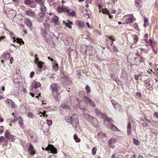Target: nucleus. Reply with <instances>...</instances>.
<instances>
[{
	"label": "nucleus",
	"instance_id": "43",
	"mask_svg": "<svg viewBox=\"0 0 158 158\" xmlns=\"http://www.w3.org/2000/svg\"><path fill=\"white\" fill-rule=\"evenodd\" d=\"M85 89L87 92L89 93L90 92V89L88 85H86L85 86Z\"/></svg>",
	"mask_w": 158,
	"mask_h": 158
},
{
	"label": "nucleus",
	"instance_id": "17",
	"mask_svg": "<svg viewBox=\"0 0 158 158\" xmlns=\"http://www.w3.org/2000/svg\"><path fill=\"white\" fill-rule=\"evenodd\" d=\"M85 100L86 102H89L91 105L93 107H95V105L94 102H92L91 100L89 98V97H85Z\"/></svg>",
	"mask_w": 158,
	"mask_h": 158
},
{
	"label": "nucleus",
	"instance_id": "19",
	"mask_svg": "<svg viewBox=\"0 0 158 158\" xmlns=\"http://www.w3.org/2000/svg\"><path fill=\"white\" fill-rule=\"evenodd\" d=\"M52 22L54 23L56 25L59 24V18L56 16H55L52 17Z\"/></svg>",
	"mask_w": 158,
	"mask_h": 158
},
{
	"label": "nucleus",
	"instance_id": "46",
	"mask_svg": "<svg viewBox=\"0 0 158 158\" xmlns=\"http://www.w3.org/2000/svg\"><path fill=\"white\" fill-rule=\"evenodd\" d=\"M134 41V43H136L138 40V37L136 36H135L133 39Z\"/></svg>",
	"mask_w": 158,
	"mask_h": 158
},
{
	"label": "nucleus",
	"instance_id": "60",
	"mask_svg": "<svg viewBox=\"0 0 158 158\" xmlns=\"http://www.w3.org/2000/svg\"><path fill=\"white\" fill-rule=\"evenodd\" d=\"M154 115L157 118H158V112H155L154 113Z\"/></svg>",
	"mask_w": 158,
	"mask_h": 158
},
{
	"label": "nucleus",
	"instance_id": "1",
	"mask_svg": "<svg viewBox=\"0 0 158 158\" xmlns=\"http://www.w3.org/2000/svg\"><path fill=\"white\" fill-rule=\"evenodd\" d=\"M78 115L77 114H73L71 117H66L65 119L68 122L72 124L73 127H76L78 123Z\"/></svg>",
	"mask_w": 158,
	"mask_h": 158
},
{
	"label": "nucleus",
	"instance_id": "30",
	"mask_svg": "<svg viewBox=\"0 0 158 158\" xmlns=\"http://www.w3.org/2000/svg\"><path fill=\"white\" fill-rule=\"evenodd\" d=\"M41 84L39 82H36L34 84V88L35 89H37L38 88L40 87Z\"/></svg>",
	"mask_w": 158,
	"mask_h": 158
},
{
	"label": "nucleus",
	"instance_id": "41",
	"mask_svg": "<svg viewBox=\"0 0 158 158\" xmlns=\"http://www.w3.org/2000/svg\"><path fill=\"white\" fill-rule=\"evenodd\" d=\"M141 2L140 0H135V4L137 6H139V5L140 4Z\"/></svg>",
	"mask_w": 158,
	"mask_h": 158
},
{
	"label": "nucleus",
	"instance_id": "5",
	"mask_svg": "<svg viewBox=\"0 0 158 158\" xmlns=\"http://www.w3.org/2000/svg\"><path fill=\"white\" fill-rule=\"evenodd\" d=\"M46 150H50L51 152L53 154H56L57 152L56 148L52 144L48 145V146L46 148Z\"/></svg>",
	"mask_w": 158,
	"mask_h": 158
},
{
	"label": "nucleus",
	"instance_id": "23",
	"mask_svg": "<svg viewBox=\"0 0 158 158\" xmlns=\"http://www.w3.org/2000/svg\"><path fill=\"white\" fill-rule=\"evenodd\" d=\"M114 139H109L107 142L108 144L110 147H111L112 148H113L114 146V145H113L112 144L114 143Z\"/></svg>",
	"mask_w": 158,
	"mask_h": 158
},
{
	"label": "nucleus",
	"instance_id": "63",
	"mask_svg": "<svg viewBox=\"0 0 158 158\" xmlns=\"http://www.w3.org/2000/svg\"><path fill=\"white\" fill-rule=\"evenodd\" d=\"M144 38H145L144 39V40H145L146 39L148 38V34H145V36H144Z\"/></svg>",
	"mask_w": 158,
	"mask_h": 158
},
{
	"label": "nucleus",
	"instance_id": "31",
	"mask_svg": "<svg viewBox=\"0 0 158 158\" xmlns=\"http://www.w3.org/2000/svg\"><path fill=\"white\" fill-rule=\"evenodd\" d=\"M133 22V20L132 18H127L126 21V23L127 24L131 23Z\"/></svg>",
	"mask_w": 158,
	"mask_h": 158
},
{
	"label": "nucleus",
	"instance_id": "9",
	"mask_svg": "<svg viewBox=\"0 0 158 158\" xmlns=\"http://www.w3.org/2000/svg\"><path fill=\"white\" fill-rule=\"evenodd\" d=\"M52 94L56 101H58L60 99V96L58 91L52 92Z\"/></svg>",
	"mask_w": 158,
	"mask_h": 158
},
{
	"label": "nucleus",
	"instance_id": "35",
	"mask_svg": "<svg viewBox=\"0 0 158 158\" xmlns=\"http://www.w3.org/2000/svg\"><path fill=\"white\" fill-rule=\"evenodd\" d=\"M18 119L19 120V123L20 125H22L23 124V120L21 116H19L18 118Z\"/></svg>",
	"mask_w": 158,
	"mask_h": 158
},
{
	"label": "nucleus",
	"instance_id": "58",
	"mask_svg": "<svg viewBox=\"0 0 158 158\" xmlns=\"http://www.w3.org/2000/svg\"><path fill=\"white\" fill-rule=\"evenodd\" d=\"M86 25H87V27L88 28H90L91 29H93V27H90L89 25V24L88 23V22L86 23Z\"/></svg>",
	"mask_w": 158,
	"mask_h": 158
},
{
	"label": "nucleus",
	"instance_id": "52",
	"mask_svg": "<svg viewBox=\"0 0 158 158\" xmlns=\"http://www.w3.org/2000/svg\"><path fill=\"white\" fill-rule=\"evenodd\" d=\"M140 75H135V80L136 81H138L139 78V77H140Z\"/></svg>",
	"mask_w": 158,
	"mask_h": 158
},
{
	"label": "nucleus",
	"instance_id": "59",
	"mask_svg": "<svg viewBox=\"0 0 158 158\" xmlns=\"http://www.w3.org/2000/svg\"><path fill=\"white\" fill-rule=\"evenodd\" d=\"M144 22L145 23H147V24L148 23V21L147 19L146 18H144Z\"/></svg>",
	"mask_w": 158,
	"mask_h": 158
},
{
	"label": "nucleus",
	"instance_id": "27",
	"mask_svg": "<svg viewBox=\"0 0 158 158\" xmlns=\"http://www.w3.org/2000/svg\"><path fill=\"white\" fill-rule=\"evenodd\" d=\"M65 25L68 27L69 29H71L72 28V26H71V25H73V24L72 22H71L69 21L68 22L65 23Z\"/></svg>",
	"mask_w": 158,
	"mask_h": 158
},
{
	"label": "nucleus",
	"instance_id": "24",
	"mask_svg": "<svg viewBox=\"0 0 158 158\" xmlns=\"http://www.w3.org/2000/svg\"><path fill=\"white\" fill-rule=\"evenodd\" d=\"M58 65V64L55 61H54L52 64L53 69L56 71H57L59 68Z\"/></svg>",
	"mask_w": 158,
	"mask_h": 158
},
{
	"label": "nucleus",
	"instance_id": "62",
	"mask_svg": "<svg viewBox=\"0 0 158 158\" xmlns=\"http://www.w3.org/2000/svg\"><path fill=\"white\" fill-rule=\"evenodd\" d=\"M10 63L11 64H12V62H13V58L12 57H11L10 58Z\"/></svg>",
	"mask_w": 158,
	"mask_h": 158
},
{
	"label": "nucleus",
	"instance_id": "49",
	"mask_svg": "<svg viewBox=\"0 0 158 158\" xmlns=\"http://www.w3.org/2000/svg\"><path fill=\"white\" fill-rule=\"evenodd\" d=\"M5 139V138L4 137L1 136L0 137V144L2 142H3Z\"/></svg>",
	"mask_w": 158,
	"mask_h": 158
},
{
	"label": "nucleus",
	"instance_id": "7",
	"mask_svg": "<svg viewBox=\"0 0 158 158\" xmlns=\"http://www.w3.org/2000/svg\"><path fill=\"white\" fill-rule=\"evenodd\" d=\"M26 14L30 17H34L36 16V14L32 10L30 9L25 11Z\"/></svg>",
	"mask_w": 158,
	"mask_h": 158
},
{
	"label": "nucleus",
	"instance_id": "2",
	"mask_svg": "<svg viewBox=\"0 0 158 158\" xmlns=\"http://www.w3.org/2000/svg\"><path fill=\"white\" fill-rule=\"evenodd\" d=\"M95 113L98 117L104 118V124H106V122H111L112 120L110 118H107L106 114L100 112L98 110L95 109L94 110Z\"/></svg>",
	"mask_w": 158,
	"mask_h": 158
},
{
	"label": "nucleus",
	"instance_id": "53",
	"mask_svg": "<svg viewBox=\"0 0 158 158\" xmlns=\"http://www.w3.org/2000/svg\"><path fill=\"white\" fill-rule=\"evenodd\" d=\"M39 113L41 114V115H40V116H42V115L44 116H45L46 114V111L44 110L43 112L41 113L40 112Z\"/></svg>",
	"mask_w": 158,
	"mask_h": 158
},
{
	"label": "nucleus",
	"instance_id": "56",
	"mask_svg": "<svg viewBox=\"0 0 158 158\" xmlns=\"http://www.w3.org/2000/svg\"><path fill=\"white\" fill-rule=\"evenodd\" d=\"M35 1L38 3H43V0H35Z\"/></svg>",
	"mask_w": 158,
	"mask_h": 158
},
{
	"label": "nucleus",
	"instance_id": "64",
	"mask_svg": "<svg viewBox=\"0 0 158 158\" xmlns=\"http://www.w3.org/2000/svg\"><path fill=\"white\" fill-rule=\"evenodd\" d=\"M145 84L146 85V86L147 87V86L149 85V82H148L147 81H145Z\"/></svg>",
	"mask_w": 158,
	"mask_h": 158
},
{
	"label": "nucleus",
	"instance_id": "51",
	"mask_svg": "<svg viewBox=\"0 0 158 158\" xmlns=\"http://www.w3.org/2000/svg\"><path fill=\"white\" fill-rule=\"evenodd\" d=\"M131 129H127V132L128 135H131Z\"/></svg>",
	"mask_w": 158,
	"mask_h": 158
},
{
	"label": "nucleus",
	"instance_id": "36",
	"mask_svg": "<svg viewBox=\"0 0 158 158\" xmlns=\"http://www.w3.org/2000/svg\"><path fill=\"white\" fill-rule=\"evenodd\" d=\"M27 115L28 117L31 118H33L34 117V114L31 112H29L27 113Z\"/></svg>",
	"mask_w": 158,
	"mask_h": 158
},
{
	"label": "nucleus",
	"instance_id": "3",
	"mask_svg": "<svg viewBox=\"0 0 158 158\" xmlns=\"http://www.w3.org/2000/svg\"><path fill=\"white\" fill-rule=\"evenodd\" d=\"M132 59L133 60V61L132 62V63L134 64L138 65L140 63L143 62L144 61V59L139 56Z\"/></svg>",
	"mask_w": 158,
	"mask_h": 158
},
{
	"label": "nucleus",
	"instance_id": "61",
	"mask_svg": "<svg viewBox=\"0 0 158 158\" xmlns=\"http://www.w3.org/2000/svg\"><path fill=\"white\" fill-rule=\"evenodd\" d=\"M141 94L139 92H137L136 93V96L138 97H140L141 96Z\"/></svg>",
	"mask_w": 158,
	"mask_h": 158
},
{
	"label": "nucleus",
	"instance_id": "16",
	"mask_svg": "<svg viewBox=\"0 0 158 158\" xmlns=\"http://www.w3.org/2000/svg\"><path fill=\"white\" fill-rule=\"evenodd\" d=\"M98 136L99 137L102 139L103 141H106L107 140V137L105 135V134L103 132L98 133Z\"/></svg>",
	"mask_w": 158,
	"mask_h": 158
},
{
	"label": "nucleus",
	"instance_id": "6",
	"mask_svg": "<svg viewBox=\"0 0 158 158\" xmlns=\"http://www.w3.org/2000/svg\"><path fill=\"white\" fill-rule=\"evenodd\" d=\"M6 103L8 105V106L11 108L15 107V106L12 101L10 99H7L5 101Z\"/></svg>",
	"mask_w": 158,
	"mask_h": 158
},
{
	"label": "nucleus",
	"instance_id": "29",
	"mask_svg": "<svg viewBox=\"0 0 158 158\" xmlns=\"http://www.w3.org/2000/svg\"><path fill=\"white\" fill-rule=\"evenodd\" d=\"M73 138L76 142L77 143H79L80 142L81 140L80 139L78 138V137L76 134H74V135Z\"/></svg>",
	"mask_w": 158,
	"mask_h": 158
},
{
	"label": "nucleus",
	"instance_id": "48",
	"mask_svg": "<svg viewBox=\"0 0 158 158\" xmlns=\"http://www.w3.org/2000/svg\"><path fill=\"white\" fill-rule=\"evenodd\" d=\"M75 11H72L69 13V15L72 16H74L75 15Z\"/></svg>",
	"mask_w": 158,
	"mask_h": 158
},
{
	"label": "nucleus",
	"instance_id": "54",
	"mask_svg": "<svg viewBox=\"0 0 158 158\" xmlns=\"http://www.w3.org/2000/svg\"><path fill=\"white\" fill-rule=\"evenodd\" d=\"M34 74H35V73L34 72H31L30 74V77L31 78L33 77V76L34 75Z\"/></svg>",
	"mask_w": 158,
	"mask_h": 158
},
{
	"label": "nucleus",
	"instance_id": "13",
	"mask_svg": "<svg viewBox=\"0 0 158 158\" xmlns=\"http://www.w3.org/2000/svg\"><path fill=\"white\" fill-rule=\"evenodd\" d=\"M58 85L56 83H53L50 86V89L52 91V92L58 91Z\"/></svg>",
	"mask_w": 158,
	"mask_h": 158
},
{
	"label": "nucleus",
	"instance_id": "32",
	"mask_svg": "<svg viewBox=\"0 0 158 158\" xmlns=\"http://www.w3.org/2000/svg\"><path fill=\"white\" fill-rule=\"evenodd\" d=\"M122 156L120 155H119L117 156L114 154H113L111 156L110 158H122Z\"/></svg>",
	"mask_w": 158,
	"mask_h": 158
},
{
	"label": "nucleus",
	"instance_id": "47",
	"mask_svg": "<svg viewBox=\"0 0 158 158\" xmlns=\"http://www.w3.org/2000/svg\"><path fill=\"white\" fill-rule=\"evenodd\" d=\"M12 114L14 116L13 119H15V121H16L18 119V118L17 116H16L15 114L14 113H13Z\"/></svg>",
	"mask_w": 158,
	"mask_h": 158
},
{
	"label": "nucleus",
	"instance_id": "15",
	"mask_svg": "<svg viewBox=\"0 0 158 158\" xmlns=\"http://www.w3.org/2000/svg\"><path fill=\"white\" fill-rule=\"evenodd\" d=\"M40 10L41 11V12H46L47 11V9L46 6L44 5L43 3H41L40 4Z\"/></svg>",
	"mask_w": 158,
	"mask_h": 158
},
{
	"label": "nucleus",
	"instance_id": "20",
	"mask_svg": "<svg viewBox=\"0 0 158 158\" xmlns=\"http://www.w3.org/2000/svg\"><path fill=\"white\" fill-rule=\"evenodd\" d=\"M25 23L28 27H31L32 26V23L30 19L29 18H27L25 20Z\"/></svg>",
	"mask_w": 158,
	"mask_h": 158
},
{
	"label": "nucleus",
	"instance_id": "26",
	"mask_svg": "<svg viewBox=\"0 0 158 158\" xmlns=\"http://www.w3.org/2000/svg\"><path fill=\"white\" fill-rule=\"evenodd\" d=\"M32 1L31 0H24V3L26 5H28L30 7H31V6Z\"/></svg>",
	"mask_w": 158,
	"mask_h": 158
},
{
	"label": "nucleus",
	"instance_id": "8",
	"mask_svg": "<svg viewBox=\"0 0 158 158\" xmlns=\"http://www.w3.org/2000/svg\"><path fill=\"white\" fill-rule=\"evenodd\" d=\"M27 144L29 146L28 150L30 154L32 155H34L35 154V152L34 150L33 146L32 144L30 143H28Z\"/></svg>",
	"mask_w": 158,
	"mask_h": 158
},
{
	"label": "nucleus",
	"instance_id": "28",
	"mask_svg": "<svg viewBox=\"0 0 158 158\" xmlns=\"http://www.w3.org/2000/svg\"><path fill=\"white\" fill-rule=\"evenodd\" d=\"M36 64H37V67L40 69V70L41 68L42 67L43 65L44 64V63L40 61L37 63Z\"/></svg>",
	"mask_w": 158,
	"mask_h": 158
},
{
	"label": "nucleus",
	"instance_id": "11",
	"mask_svg": "<svg viewBox=\"0 0 158 158\" xmlns=\"http://www.w3.org/2000/svg\"><path fill=\"white\" fill-rule=\"evenodd\" d=\"M107 127L112 131H118L119 130L115 126L112 124L108 123Z\"/></svg>",
	"mask_w": 158,
	"mask_h": 158
},
{
	"label": "nucleus",
	"instance_id": "50",
	"mask_svg": "<svg viewBox=\"0 0 158 158\" xmlns=\"http://www.w3.org/2000/svg\"><path fill=\"white\" fill-rule=\"evenodd\" d=\"M16 136H13L12 135L11 136V139H10L11 142H13L15 139V138H16Z\"/></svg>",
	"mask_w": 158,
	"mask_h": 158
},
{
	"label": "nucleus",
	"instance_id": "21",
	"mask_svg": "<svg viewBox=\"0 0 158 158\" xmlns=\"http://www.w3.org/2000/svg\"><path fill=\"white\" fill-rule=\"evenodd\" d=\"M76 23L78 25L80 28L83 27L84 25V22L78 20L76 21Z\"/></svg>",
	"mask_w": 158,
	"mask_h": 158
},
{
	"label": "nucleus",
	"instance_id": "38",
	"mask_svg": "<svg viewBox=\"0 0 158 158\" xmlns=\"http://www.w3.org/2000/svg\"><path fill=\"white\" fill-rule=\"evenodd\" d=\"M16 40H17V42L18 43L21 44V43H22L23 44H24V42L23 41V40H22V39H20L19 38H17L16 39Z\"/></svg>",
	"mask_w": 158,
	"mask_h": 158
},
{
	"label": "nucleus",
	"instance_id": "42",
	"mask_svg": "<svg viewBox=\"0 0 158 158\" xmlns=\"http://www.w3.org/2000/svg\"><path fill=\"white\" fill-rule=\"evenodd\" d=\"M102 12L103 14H106L107 15L109 14V12L106 9H103L102 10Z\"/></svg>",
	"mask_w": 158,
	"mask_h": 158
},
{
	"label": "nucleus",
	"instance_id": "14",
	"mask_svg": "<svg viewBox=\"0 0 158 158\" xmlns=\"http://www.w3.org/2000/svg\"><path fill=\"white\" fill-rule=\"evenodd\" d=\"M61 109H63V110H65L67 112L70 111V107L69 106L65 104H62L60 107Z\"/></svg>",
	"mask_w": 158,
	"mask_h": 158
},
{
	"label": "nucleus",
	"instance_id": "55",
	"mask_svg": "<svg viewBox=\"0 0 158 158\" xmlns=\"http://www.w3.org/2000/svg\"><path fill=\"white\" fill-rule=\"evenodd\" d=\"M64 11L68 12L69 11V9L67 7H64Z\"/></svg>",
	"mask_w": 158,
	"mask_h": 158
},
{
	"label": "nucleus",
	"instance_id": "12",
	"mask_svg": "<svg viewBox=\"0 0 158 158\" xmlns=\"http://www.w3.org/2000/svg\"><path fill=\"white\" fill-rule=\"evenodd\" d=\"M111 102L113 107L115 110H119L120 109L121 106L119 104L115 102L113 100H112Z\"/></svg>",
	"mask_w": 158,
	"mask_h": 158
},
{
	"label": "nucleus",
	"instance_id": "33",
	"mask_svg": "<svg viewBox=\"0 0 158 158\" xmlns=\"http://www.w3.org/2000/svg\"><path fill=\"white\" fill-rule=\"evenodd\" d=\"M64 7L63 6H59L57 8V11L60 13L64 11Z\"/></svg>",
	"mask_w": 158,
	"mask_h": 158
},
{
	"label": "nucleus",
	"instance_id": "22",
	"mask_svg": "<svg viewBox=\"0 0 158 158\" xmlns=\"http://www.w3.org/2000/svg\"><path fill=\"white\" fill-rule=\"evenodd\" d=\"M5 137L8 139H11V137L12 136V135L10 134V133L8 132L7 130H6V131L5 133Z\"/></svg>",
	"mask_w": 158,
	"mask_h": 158
},
{
	"label": "nucleus",
	"instance_id": "45",
	"mask_svg": "<svg viewBox=\"0 0 158 158\" xmlns=\"http://www.w3.org/2000/svg\"><path fill=\"white\" fill-rule=\"evenodd\" d=\"M44 26L46 28H48L49 27V25L48 24V23L47 22V21L45 22Z\"/></svg>",
	"mask_w": 158,
	"mask_h": 158
},
{
	"label": "nucleus",
	"instance_id": "40",
	"mask_svg": "<svg viewBox=\"0 0 158 158\" xmlns=\"http://www.w3.org/2000/svg\"><path fill=\"white\" fill-rule=\"evenodd\" d=\"M37 55L36 54H35V60H34V62L35 64H36L37 63L40 61H39V58L37 57Z\"/></svg>",
	"mask_w": 158,
	"mask_h": 158
},
{
	"label": "nucleus",
	"instance_id": "34",
	"mask_svg": "<svg viewBox=\"0 0 158 158\" xmlns=\"http://www.w3.org/2000/svg\"><path fill=\"white\" fill-rule=\"evenodd\" d=\"M133 143L136 145H139V142L138 140L134 138L133 139Z\"/></svg>",
	"mask_w": 158,
	"mask_h": 158
},
{
	"label": "nucleus",
	"instance_id": "44",
	"mask_svg": "<svg viewBox=\"0 0 158 158\" xmlns=\"http://www.w3.org/2000/svg\"><path fill=\"white\" fill-rule=\"evenodd\" d=\"M131 123L129 122L127 123V129H131Z\"/></svg>",
	"mask_w": 158,
	"mask_h": 158
},
{
	"label": "nucleus",
	"instance_id": "25",
	"mask_svg": "<svg viewBox=\"0 0 158 158\" xmlns=\"http://www.w3.org/2000/svg\"><path fill=\"white\" fill-rule=\"evenodd\" d=\"M41 33L45 39H46L47 33L43 28L41 29Z\"/></svg>",
	"mask_w": 158,
	"mask_h": 158
},
{
	"label": "nucleus",
	"instance_id": "57",
	"mask_svg": "<svg viewBox=\"0 0 158 158\" xmlns=\"http://www.w3.org/2000/svg\"><path fill=\"white\" fill-rule=\"evenodd\" d=\"M108 37H109V39L111 40L112 41H114V40L112 36H108Z\"/></svg>",
	"mask_w": 158,
	"mask_h": 158
},
{
	"label": "nucleus",
	"instance_id": "10",
	"mask_svg": "<svg viewBox=\"0 0 158 158\" xmlns=\"http://www.w3.org/2000/svg\"><path fill=\"white\" fill-rule=\"evenodd\" d=\"M83 110L84 111V115L85 118L89 121H91L93 119V117L86 113V110L85 109H83Z\"/></svg>",
	"mask_w": 158,
	"mask_h": 158
},
{
	"label": "nucleus",
	"instance_id": "4",
	"mask_svg": "<svg viewBox=\"0 0 158 158\" xmlns=\"http://www.w3.org/2000/svg\"><path fill=\"white\" fill-rule=\"evenodd\" d=\"M45 14L44 12H40L36 16V20L39 23L42 22L44 19Z\"/></svg>",
	"mask_w": 158,
	"mask_h": 158
},
{
	"label": "nucleus",
	"instance_id": "39",
	"mask_svg": "<svg viewBox=\"0 0 158 158\" xmlns=\"http://www.w3.org/2000/svg\"><path fill=\"white\" fill-rule=\"evenodd\" d=\"M46 122L49 126H51L52 125V122L51 120L47 119L46 120Z\"/></svg>",
	"mask_w": 158,
	"mask_h": 158
},
{
	"label": "nucleus",
	"instance_id": "18",
	"mask_svg": "<svg viewBox=\"0 0 158 158\" xmlns=\"http://www.w3.org/2000/svg\"><path fill=\"white\" fill-rule=\"evenodd\" d=\"M83 49H85L84 53H86L87 52V51L88 50L92 51L93 49V47L91 46H86V45H84L82 50H83Z\"/></svg>",
	"mask_w": 158,
	"mask_h": 158
},
{
	"label": "nucleus",
	"instance_id": "37",
	"mask_svg": "<svg viewBox=\"0 0 158 158\" xmlns=\"http://www.w3.org/2000/svg\"><path fill=\"white\" fill-rule=\"evenodd\" d=\"M97 150V148L96 147H94L92 149V152L93 155H94L95 154Z\"/></svg>",
	"mask_w": 158,
	"mask_h": 158
}]
</instances>
